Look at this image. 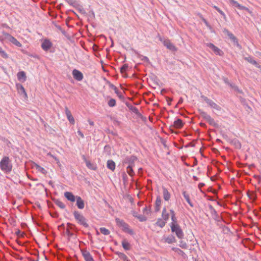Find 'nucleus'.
Segmentation results:
<instances>
[{"mask_svg": "<svg viewBox=\"0 0 261 261\" xmlns=\"http://www.w3.org/2000/svg\"><path fill=\"white\" fill-rule=\"evenodd\" d=\"M17 77L18 80L22 82H24L27 79L25 73L23 71L18 72L17 74Z\"/></svg>", "mask_w": 261, "mask_h": 261, "instance_id": "18", "label": "nucleus"}, {"mask_svg": "<svg viewBox=\"0 0 261 261\" xmlns=\"http://www.w3.org/2000/svg\"><path fill=\"white\" fill-rule=\"evenodd\" d=\"M115 221L117 225L119 227H121L124 231L130 234L133 233V230L129 228L128 225L126 224L123 220L117 218L115 219Z\"/></svg>", "mask_w": 261, "mask_h": 261, "instance_id": "3", "label": "nucleus"}, {"mask_svg": "<svg viewBox=\"0 0 261 261\" xmlns=\"http://www.w3.org/2000/svg\"><path fill=\"white\" fill-rule=\"evenodd\" d=\"M123 248L126 250H128L130 249V244L125 240H124L122 242Z\"/></svg>", "mask_w": 261, "mask_h": 261, "instance_id": "31", "label": "nucleus"}, {"mask_svg": "<svg viewBox=\"0 0 261 261\" xmlns=\"http://www.w3.org/2000/svg\"><path fill=\"white\" fill-rule=\"evenodd\" d=\"M41 42V48L45 51H48L53 46L52 42L48 39H43Z\"/></svg>", "mask_w": 261, "mask_h": 261, "instance_id": "5", "label": "nucleus"}, {"mask_svg": "<svg viewBox=\"0 0 261 261\" xmlns=\"http://www.w3.org/2000/svg\"><path fill=\"white\" fill-rule=\"evenodd\" d=\"M245 60L250 63L254 65L258 68H261V66L252 58L251 57H245Z\"/></svg>", "mask_w": 261, "mask_h": 261, "instance_id": "22", "label": "nucleus"}, {"mask_svg": "<svg viewBox=\"0 0 261 261\" xmlns=\"http://www.w3.org/2000/svg\"><path fill=\"white\" fill-rule=\"evenodd\" d=\"M122 176H123V179L124 182L126 181L127 179V176L126 174L124 172L123 173Z\"/></svg>", "mask_w": 261, "mask_h": 261, "instance_id": "56", "label": "nucleus"}, {"mask_svg": "<svg viewBox=\"0 0 261 261\" xmlns=\"http://www.w3.org/2000/svg\"><path fill=\"white\" fill-rule=\"evenodd\" d=\"M126 105L128 108L129 110H130L131 111H132L133 112H134V113H135L137 115L140 114L139 110H138V109L137 108H136L135 107H134L133 106H132V105H130L129 103H126Z\"/></svg>", "mask_w": 261, "mask_h": 261, "instance_id": "23", "label": "nucleus"}, {"mask_svg": "<svg viewBox=\"0 0 261 261\" xmlns=\"http://www.w3.org/2000/svg\"><path fill=\"white\" fill-rule=\"evenodd\" d=\"M166 224V222L162 220L161 219H158L157 222H156V225L160 226V227H163Z\"/></svg>", "mask_w": 261, "mask_h": 261, "instance_id": "35", "label": "nucleus"}, {"mask_svg": "<svg viewBox=\"0 0 261 261\" xmlns=\"http://www.w3.org/2000/svg\"><path fill=\"white\" fill-rule=\"evenodd\" d=\"M34 167L39 172L42 173L44 175H46L47 173L46 170L43 167H41L37 164L35 163Z\"/></svg>", "mask_w": 261, "mask_h": 261, "instance_id": "21", "label": "nucleus"}, {"mask_svg": "<svg viewBox=\"0 0 261 261\" xmlns=\"http://www.w3.org/2000/svg\"><path fill=\"white\" fill-rule=\"evenodd\" d=\"M10 42H11L12 43L14 44L15 45L18 46V47H21V44L20 42H19L15 37L13 36H12L10 37V38L8 40Z\"/></svg>", "mask_w": 261, "mask_h": 261, "instance_id": "24", "label": "nucleus"}, {"mask_svg": "<svg viewBox=\"0 0 261 261\" xmlns=\"http://www.w3.org/2000/svg\"><path fill=\"white\" fill-rule=\"evenodd\" d=\"M184 125V123L182 120L180 119H177L176 120L174 121L173 125L171 126V127H174L176 128H180Z\"/></svg>", "mask_w": 261, "mask_h": 261, "instance_id": "19", "label": "nucleus"}, {"mask_svg": "<svg viewBox=\"0 0 261 261\" xmlns=\"http://www.w3.org/2000/svg\"><path fill=\"white\" fill-rule=\"evenodd\" d=\"M77 133L79 135H80L82 138H84V134L80 131V130H78L77 132Z\"/></svg>", "mask_w": 261, "mask_h": 261, "instance_id": "60", "label": "nucleus"}, {"mask_svg": "<svg viewBox=\"0 0 261 261\" xmlns=\"http://www.w3.org/2000/svg\"><path fill=\"white\" fill-rule=\"evenodd\" d=\"M171 228L172 232H175L177 237L179 239H182L184 237L182 230L180 228L179 225L177 224L171 223Z\"/></svg>", "mask_w": 261, "mask_h": 261, "instance_id": "4", "label": "nucleus"}, {"mask_svg": "<svg viewBox=\"0 0 261 261\" xmlns=\"http://www.w3.org/2000/svg\"><path fill=\"white\" fill-rule=\"evenodd\" d=\"M17 89L18 90V92L20 94H23L25 98H27V94L25 92V89L23 87V86L20 84H18L16 85Z\"/></svg>", "mask_w": 261, "mask_h": 261, "instance_id": "15", "label": "nucleus"}, {"mask_svg": "<svg viewBox=\"0 0 261 261\" xmlns=\"http://www.w3.org/2000/svg\"><path fill=\"white\" fill-rule=\"evenodd\" d=\"M13 168L12 161L9 156H5L3 157L0 161V169L6 174L10 173Z\"/></svg>", "mask_w": 261, "mask_h": 261, "instance_id": "1", "label": "nucleus"}, {"mask_svg": "<svg viewBox=\"0 0 261 261\" xmlns=\"http://www.w3.org/2000/svg\"><path fill=\"white\" fill-rule=\"evenodd\" d=\"M163 194L165 200L168 201L170 198V194L169 193L167 189L164 187H163Z\"/></svg>", "mask_w": 261, "mask_h": 261, "instance_id": "20", "label": "nucleus"}, {"mask_svg": "<svg viewBox=\"0 0 261 261\" xmlns=\"http://www.w3.org/2000/svg\"><path fill=\"white\" fill-rule=\"evenodd\" d=\"M201 98H202L210 107L211 106L212 103L214 102L212 100L208 98L204 95H201Z\"/></svg>", "mask_w": 261, "mask_h": 261, "instance_id": "33", "label": "nucleus"}, {"mask_svg": "<svg viewBox=\"0 0 261 261\" xmlns=\"http://www.w3.org/2000/svg\"><path fill=\"white\" fill-rule=\"evenodd\" d=\"M137 160V158L134 155L127 156L124 160L123 163L125 164H128L127 166H134V162Z\"/></svg>", "mask_w": 261, "mask_h": 261, "instance_id": "6", "label": "nucleus"}, {"mask_svg": "<svg viewBox=\"0 0 261 261\" xmlns=\"http://www.w3.org/2000/svg\"><path fill=\"white\" fill-rule=\"evenodd\" d=\"M133 166H127L126 168L127 173L130 176H133L134 175V172L133 169Z\"/></svg>", "mask_w": 261, "mask_h": 261, "instance_id": "38", "label": "nucleus"}, {"mask_svg": "<svg viewBox=\"0 0 261 261\" xmlns=\"http://www.w3.org/2000/svg\"><path fill=\"white\" fill-rule=\"evenodd\" d=\"M172 99L169 97L167 98V101H168V104L171 105V102L172 101Z\"/></svg>", "mask_w": 261, "mask_h": 261, "instance_id": "62", "label": "nucleus"}, {"mask_svg": "<svg viewBox=\"0 0 261 261\" xmlns=\"http://www.w3.org/2000/svg\"><path fill=\"white\" fill-rule=\"evenodd\" d=\"M66 232L68 236H71L73 235V233L71 232L68 229L66 230Z\"/></svg>", "mask_w": 261, "mask_h": 261, "instance_id": "58", "label": "nucleus"}, {"mask_svg": "<svg viewBox=\"0 0 261 261\" xmlns=\"http://www.w3.org/2000/svg\"><path fill=\"white\" fill-rule=\"evenodd\" d=\"M162 216L163 219L165 221L168 220L169 218V214L167 212V211H166V209L165 207H164L163 210Z\"/></svg>", "mask_w": 261, "mask_h": 261, "instance_id": "28", "label": "nucleus"}, {"mask_svg": "<svg viewBox=\"0 0 261 261\" xmlns=\"http://www.w3.org/2000/svg\"><path fill=\"white\" fill-rule=\"evenodd\" d=\"M231 143L235 146L237 148H240L241 144L240 142L237 139H233L231 141Z\"/></svg>", "mask_w": 261, "mask_h": 261, "instance_id": "37", "label": "nucleus"}, {"mask_svg": "<svg viewBox=\"0 0 261 261\" xmlns=\"http://www.w3.org/2000/svg\"><path fill=\"white\" fill-rule=\"evenodd\" d=\"M72 75L73 78L77 81H81L83 79V73L77 69H73L72 70Z\"/></svg>", "mask_w": 261, "mask_h": 261, "instance_id": "8", "label": "nucleus"}, {"mask_svg": "<svg viewBox=\"0 0 261 261\" xmlns=\"http://www.w3.org/2000/svg\"><path fill=\"white\" fill-rule=\"evenodd\" d=\"M107 167L111 170L112 171H114L115 169V163L112 160H108L107 161Z\"/></svg>", "mask_w": 261, "mask_h": 261, "instance_id": "25", "label": "nucleus"}, {"mask_svg": "<svg viewBox=\"0 0 261 261\" xmlns=\"http://www.w3.org/2000/svg\"><path fill=\"white\" fill-rule=\"evenodd\" d=\"M211 118V117L210 116V115H207L205 118H204V119L208 122V120H210V119Z\"/></svg>", "mask_w": 261, "mask_h": 261, "instance_id": "61", "label": "nucleus"}, {"mask_svg": "<svg viewBox=\"0 0 261 261\" xmlns=\"http://www.w3.org/2000/svg\"><path fill=\"white\" fill-rule=\"evenodd\" d=\"M82 255L85 261H94L92 255L87 250H82Z\"/></svg>", "mask_w": 261, "mask_h": 261, "instance_id": "13", "label": "nucleus"}, {"mask_svg": "<svg viewBox=\"0 0 261 261\" xmlns=\"http://www.w3.org/2000/svg\"><path fill=\"white\" fill-rule=\"evenodd\" d=\"M160 40L163 42L164 45L166 46V47L171 50H176V48L175 46L169 40H164L163 41L162 38H160Z\"/></svg>", "mask_w": 261, "mask_h": 261, "instance_id": "9", "label": "nucleus"}, {"mask_svg": "<svg viewBox=\"0 0 261 261\" xmlns=\"http://www.w3.org/2000/svg\"><path fill=\"white\" fill-rule=\"evenodd\" d=\"M214 7L220 14L223 16L225 15L224 12L222 11H221L218 7L215 6Z\"/></svg>", "mask_w": 261, "mask_h": 261, "instance_id": "52", "label": "nucleus"}, {"mask_svg": "<svg viewBox=\"0 0 261 261\" xmlns=\"http://www.w3.org/2000/svg\"><path fill=\"white\" fill-rule=\"evenodd\" d=\"M128 68V65L127 64L123 65L120 68V71L122 73L124 72Z\"/></svg>", "mask_w": 261, "mask_h": 261, "instance_id": "48", "label": "nucleus"}, {"mask_svg": "<svg viewBox=\"0 0 261 261\" xmlns=\"http://www.w3.org/2000/svg\"><path fill=\"white\" fill-rule=\"evenodd\" d=\"M254 177L258 179L259 180V181L261 180V176H260L259 175H255Z\"/></svg>", "mask_w": 261, "mask_h": 261, "instance_id": "64", "label": "nucleus"}, {"mask_svg": "<svg viewBox=\"0 0 261 261\" xmlns=\"http://www.w3.org/2000/svg\"><path fill=\"white\" fill-rule=\"evenodd\" d=\"M132 214L134 217H136V218L138 217V215H139L138 214L137 212H136V211H132Z\"/></svg>", "mask_w": 261, "mask_h": 261, "instance_id": "57", "label": "nucleus"}, {"mask_svg": "<svg viewBox=\"0 0 261 261\" xmlns=\"http://www.w3.org/2000/svg\"><path fill=\"white\" fill-rule=\"evenodd\" d=\"M208 122L209 124L211 125H213L216 127H218V124L216 123L214 121V119L211 117V118L210 119V120L208 121Z\"/></svg>", "mask_w": 261, "mask_h": 261, "instance_id": "43", "label": "nucleus"}, {"mask_svg": "<svg viewBox=\"0 0 261 261\" xmlns=\"http://www.w3.org/2000/svg\"><path fill=\"white\" fill-rule=\"evenodd\" d=\"M247 195L250 199H253V200H255L256 198V195L254 192L248 191Z\"/></svg>", "mask_w": 261, "mask_h": 261, "instance_id": "40", "label": "nucleus"}, {"mask_svg": "<svg viewBox=\"0 0 261 261\" xmlns=\"http://www.w3.org/2000/svg\"><path fill=\"white\" fill-rule=\"evenodd\" d=\"M3 34L5 36V38L8 40H9L10 38V37L12 36L9 33L4 32H3Z\"/></svg>", "mask_w": 261, "mask_h": 261, "instance_id": "51", "label": "nucleus"}, {"mask_svg": "<svg viewBox=\"0 0 261 261\" xmlns=\"http://www.w3.org/2000/svg\"><path fill=\"white\" fill-rule=\"evenodd\" d=\"M67 3L73 6H75L77 4L75 0H66Z\"/></svg>", "mask_w": 261, "mask_h": 261, "instance_id": "49", "label": "nucleus"}, {"mask_svg": "<svg viewBox=\"0 0 261 261\" xmlns=\"http://www.w3.org/2000/svg\"><path fill=\"white\" fill-rule=\"evenodd\" d=\"M76 205L79 209H83L85 206L84 200L80 196H76Z\"/></svg>", "mask_w": 261, "mask_h": 261, "instance_id": "12", "label": "nucleus"}, {"mask_svg": "<svg viewBox=\"0 0 261 261\" xmlns=\"http://www.w3.org/2000/svg\"><path fill=\"white\" fill-rule=\"evenodd\" d=\"M209 207H210V209L211 210L212 214L213 215H215L216 217H217L218 214L217 213L216 211L215 210V208L211 205H210L209 206Z\"/></svg>", "mask_w": 261, "mask_h": 261, "instance_id": "47", "label": "nucleus"}, {"mask_svg": "<svg viewBox=\"0 0 261 261\" xmlns=\"http://www.w3.org/2000/svg\"><path fill=\"white\" fill-rule=\"evenodd\" d=\"M64 196L69 200L71 202L75 201L76 196H75L71 192H66L64 193Z\"/></svg>", "mask_w": 261, "mask_h": 261, "instance_id": "16", "label": "nucleus"}, {"mask_svg": "<svg viewBox=\"0 0 261 261\" xmlns=\"http://www.w3.org/2000/svg\"><path fill=\"white\" fill-rule=\"evenodd\" d=\"M182 194L187 202L190 204L191 206L193 207V205L190 201L189 195L187 194L186 192H184Z\"/></svg>", "mask_w": 261, "mask_h": 261, "instance_id": "34", "label": "nucleus"}, {"mask_svg": "<svg viewBox=\"0 0 261 261\" xmlns=\"http://www.w3.org/2000/svg\"><path fill=\"white\" fill-rule=\"evenodd\" d=\"M108 84L110 88L114 90L115 93L118 95L120 99H123L124 98L123 95L121 93L119 92V90H118L116 87H115L114 85L110 83H108Z\"/></svg>", "mask_w": 261, "mask_h": 261, "instance_id": "17", "label": "nucleus"}, {"mask_svg": "<svg viewBox=\"0 0 261 261\" xmlns=\"http://www.w3.org/2000/svg\"><path fill=\"white\" fill-rule=\"evenodd\" d=\"M207 46L211 49H212L214 53L219 55H221L222 51L218 48L217 47L215 46L213 44L210 43L207 44Z\"/></svg>", "mask_w": 261, "mask_h": 261, "instance_id": "14", "label": "nucleus"}, {"mask_svg": "<svg viewBox=\"0 0 261 261\" xmlns=\"http://www.w3.org/2000/svg\"><path fill=\"white\" fill-rule=\"evenodd\" d=\"M104 101L111 108L114 107L116 105V100L110 96H105Z\"/></svg>", "mask_w": 261, "mask_h": 261, "instance_id": "7", "label": "nucleus"}, {"mask_svg": "<svg viewBox=\"0 0 261 261\" xmlns=\"http://www.w3.org/2000/svg\"><path fill=\"white\" fill-rule=\"evenodd\" d=\"M73 216L76 221L79 224L85 227H88V224L87 223L86 219L80 212L78 211H74L73 213Z\"/></svg>", "mask_w": 261, "mask_h": 261, "instance_id": "2", "label": "nucleus"}, {"mask_svg": "<svg viewBox=\"0 0 261 261\" xmlns=\"http://www.w3.org/2000/svg\"><path fill=\"white\" fill-rule=\"evenodd\" d=\"M150 208L148 210V208L146 206L143 209V213H146V214H148L150 212Z\"/></svg>", "mask_w": 261, "mask_h": 261, "instance_id": "54", "label": "nucleus"}, {"mask_svg": "<svg viewBox=\"0 0 261 261\" xmlns=\"http://www.w3.org/2000/svg\"><path fill=\"white\" fill-rule=\"evenodd\" d=\"M134 51L135 53V54H136L139 58H141V60L142 61H143L144 62H149V59H148V58L147 57L143 56L140 55L136 50H134Z\"/></svg>", "mask_w": 261, "mask_h": 261, "instance_id": "29", "label": "nucleus"}, {"mask_svg": "<svg viewBox=\"0 0 261 261\" xmlns=\"http://www.w3.org/2000/svg\"><path fill=\"white\" fill-rule=\"evenodd\" d=\"M171 219H172V223H174L175 224H176L177 220H176V218L175 217V214H173V215H171Z\"/></svg>", "mask_w": 261, "mask_h": 261, "instance_id": "53", "label": "nucleus"}, {"mask_svg": "<svg viewBox=\"0 0 261 261\" xmlns=\"http://www.w3.org/2000/svg\"><path fill=\"white\" fill-rule=\"evenodd\" d=\"M227 36L229 37V38L233 42L234 44H236L237 46L240 47V45L238 43V40L237 38L231 33H229Z\"/></svg>", "mask_w": 261, "mask_h": 261, "instance_id": "26", "label": "nucleus"}, {"mask_svg": "<svg viewBox=\"0 0 261 261\" xmlns=\"http://www.w3.org/2000/svg\"><path fill=\"white\" fill-rule=\"evenodd\" d=\"M79 11H80V12L82 13V14H85L86 13V11L85 10H84V9L83 8H82V7L80 6L79 8Z\"/></svg>", "mask_w": 261, "mask_h": 261, "instance_id": "55", "label": "nucleus"}, {"mask_svg": "<svg viewBox=\"0 0 261 261\" xmlns=\"http://www.w3.org/2000/svg\"><path fill=\"white\" fill-rule=\"evenodd\" d=\"M166 242L169 244H171L173 242H175V239L174 237L173 236H168L166 239Z\"/></svg>", "mask_w": 261, "mask_h": 261, "instance_id": "36", "label": "nucleus"}, {"mask_svg": "<svg viewBox=\"0 0 261 261\" xmlns=\"http://www.w3.org/2000/svg\"><path fill=\"white\" fill-rule=\"evenodd\" d=\"M117 254H118L119 258L123 259V260L126 261L127 259V257L125 254H124L123 253L121 252H117Z\"/></svg>", "mask_w": 261, "mask_h": 261, "instance_id": "42", "label": "nucleus"}, {"mask_svg": "<svg viewBox=\"0 0 261 261\" xmlns=\"http://www.w3.org/2000/svg\"><path fill=\"white\" fill-rule=\"evenodd\" d=\"M100 62H101V67H102V68L103 70L105 72H107V71H108V70H107V69H106L105 68V67H104V66L103 65V62H102V61H100Z\"/></svg>", "mask_w": 261, "mask_h": 261, "instance_id": "59", "label": "nucleus"}, {"mask_svg": "<svg viewBox=\"0 0 261 261\" xmlns=\"http://www.w3.org/2000/svg\"><path fill=\"white\" fill-rule=\"evenodd\" d=\"M199 113H200V116L203 118L204 119V118H205V117L208 115L206 112L201 110H198Z\"/></svg>", "mask_w": 261, "mask_h": 261, "instance_id": "50", "label": "nucleus"}, {"mask_svg": "<svg viewBox=\"0 0 261 261\" xmlns=\"http://www.w3.org/2000/svg\"><path fill=\"white\" fill-rule=\"evenodd\" d=\"M211 107L217 111H220L221 110V107L215 102H213V103H212Z\"/></svg>", "mask_w": 261, "mask_h": 261, "instance_id": "44", "label": "nucleus"}, {"mask_svg": "<svg viewBox=\"0 0 261 261\" xmlns=\"http://www.w3.org/2000/svg\"><path fill=\"white\" fill-rule=\"evenodd\" d=\"M101 233L105 235H108L110 233V231L105 227H101L99 228Z\"/></svg>", "mask_w": 261, "mask_h": 261, "instance_id": "41", "label": "nucleus"}, {"mask_svg": "<svg viewBox=\"0 0 261 261\" xmlns=\"http://www.w3.org/2000/svg\"><path fill=\"white\" fill-rule=\"evenodd\" d=\"M55 204L62 209H64L66 207L65 204L59 200H56L55 201Z\"/></svg>", "mask_w": 261, "mask_h": 261, "instance_id": "32", "label": "nucleus"}, {"mask_svg": "<svg viewBox=\"0 0 261 261\" xmlns=\"http://www.w3.org/2000/svg\"><path fill=\"white\" fill-rule=\"evenodd\" d=\"M85 161L86 162V166L89 169L95 170L96 168V165H94L93 164L91 163L90 161L87 160L85 158Z\"/></svg>", "mask_w": 261, "mask_h": 261, "instance_id": "30", "label": "nucleus"}, {"mask_svg": "<svg viewBox=\"0 0 261 261\" xmlns=\"http://www.w3.org/2000/svg\"><path fill=\"white\" fill-rule=\"evenodd\" d=\"M0 56L4 59H8L9 57L8 55L3 49V48L1 46H0Z\"/></svg>", "mask_w": 261, "mask_h": 261, "instance_id": "39", "label": "nucleus"}, {"mask_svg": "<svg viewBox=\"0 0 261 261\" xmlns=\"http://www.w3.org/2000/svg\"><path fill=\"white\" fill-rule=\"evenodd\" d=\"M65 114L70 123L72 124H74L75 123L74 119L72 116L71 112L67 107H65Z\"/></svg>", "mask_w": 261, "mask_h": 261, "instance_id": "10", "label": "nucleus"}, {"mask_svg": "<svg viewBox=\"0 0 261 261\" xmlns=\"http://www.w3.org/2000/svg\"><path fill=\"white\" fill-rule=\"evenodd\" d=\"M229 1L230 3L233 6H235L236 7L238 8L239 9L245 10L248 11V12H250L249 9L248 8L241 5L237 1H235L234 0H229Z\"/></svg>", "mask_w": 261, "mask_h": 261, "instance_id": "11", "label": "nucleus"}, {"mask_svg": "<svg viewBox=\"0 0 261 261\" xmlns=\"http://www.w3.org/2000/svg\"><path fill=\"white\" fill-rule=\"evenodd\" d=\"M223 32L224 33L226 34L227 35H228L230 33V32L228 30H227L226 29H224Z\"/></svg>", "mask_w": 261, "mask_h": 261, "instance_id": "63", "label": "nucleus"}, {"mask_svg": "<svg viewBox=\"0 0 261 261\" xmlns=\"http://www.w3.org/2000/svg\"><path fill=\"white\" fill-rule=\"evenodd\" d=\"M141 222L145 221L147 220V218L146 217L143 216L142 215H138V217H137Z\"/></svg>", "mask_w": 261, "mask_h": 261, "instance_id": "46", "label": "nucleus"}, {"mask_svg": "<svg viewBox=\"0 0 261 261\" xmlns=\"http://www.w3.org/2000/svg\"><path fill=\"white\" fill-rule=\"evenodd\" d=\"M179 246L183 249H187L188 248L187 243L183 241H180L179 242Z\"/></svg>", "mask_w": 261, "mask_h": 261, "instance_id": "45", "label": "nucleus"}, {"mask_svg": "<svg viewBox=\"0 0 261 261\" xmlns=\"http://www.w3.org/2000/svg\"><path fill=\"white\" fill-rule=\"evenodd\" d=\"M161 204V198L160 197H158L156 198V199L155 201V212H159L160 211Z\"/></svg>", "mask_w": 261, "mask_h": 261, "instance_id": "27", "label": "nucleus"}]
</instances>
